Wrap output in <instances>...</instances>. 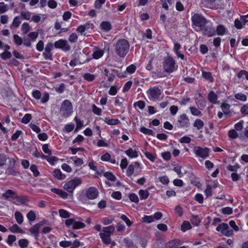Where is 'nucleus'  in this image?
<instances>
[{
	"instance_id": "6e6552de",
	"label": "nucleus",
	"mask_w": 248,
	"mask_h": 248,
	"mask_svg": "<svg viewBox=\"0 0 248 248\" xmlns=\"http://www.w3.org/2000/svg\"><path fill=\"white\" fill-rule=\"evenodd\" d=\"M216 230L220 232L222 234L227 236H230L233 234V230L230 229L227 223H223L219 224L217 227Z\"/></svg>"
},
{
	"instance_id": "473e14b6",
	"label": "nucleus",
	"mask_w": 248,
	"mask_h": 248,
	"mask_svg": "<svg viewBox=\"0 0 248 248\" xmlns=\"http://www.w3.org/2000/svg\"><path fill=\"white\" fill-rule=\"evenodd\" d=\"M30 222L34 221L36 219V215L33 210H30L26 216Z\"/></svg>"
},
{
	"instance_id": "1a4fd4ad",
	"label": "nucleus",
	"mask_w": 248,
	"mask_h": 248,
	"mask_svg": "<svg viewBox=\"0 0 248 248\" xmlns=\"http://www.w3.org/2000/svg\"><path fill=\"white\" fill-rule=\"evenodd\" d=\"M193 151L197 156L202 159H205L209 155L210 150L208 148H202L200 146H196L194 147Z\"/></svg>"
},
{
	"instance_id": "13d9d810",
	"label": "nucleus",
	"mask_w": 248,
	"mask_h": 248,
	"mask_svg": "<svg viewBox=\"0 0 248 248\" xmlns=\"http://www.w3.org/2000/svg\"><path fill=\"white\" fill-rule=\"evenodd\" d=\"M32 155L35 158H40L43 159V156H45V155L43 154L41 152L38 151L36 148L34 152L32 154Z\"/></svg>"
},
{
	"instance_id": "69168bd1",
	"label": "nucleus",
	"mask_w": 248,
	"mask_h": 248,
	"mask_svg": "<svg viewBox=\"0 0 248 248\" xmlns=\"http://www.w3.org/2000/svg\"><path fill=\"white\" fill-rule=\"evenodd\" d=\"M114 220L113 218L109 217H104L102 220V222L105 225L111 224Z\"/></svg>"
},
{
	"instance_id": "6e6d98bb",
	"label": "nucleus",
	"mask_w": 248,
	"mask_h": 248,
	"mask_svg": "<svg viewBox=\"0 0 248 248\" xmlns=\"http://www.w3.org/2000/svg\"><path fill=\"white\" fill-rule=\"evenodd\" d=\"M202 76L205 79L209 80L210 81L212 82L213 81V78L211 75V74L210 72H206L203 71L202 72Z\"/></svg>"
},
{
	"instance_id": "09e8293b",
	"label": "nucleus",
	"mask_w": 248,
	"mask_h": 248,
	"mask_svg": "<svg viewBox=\"0 0 248 248\" xmlns=\"http://www.w3.org/2000/svg\"><path fill=\"white\" fill-rule=\"evenodd\" d=\"M71 159L74 162L76 165L78 166H80L83 163L82 159L77 156L72 157Z\"/></svg>"
},
{
	"instance_id": "3c124183",
	"label": "nucleus",
	"mask_w": 248,
	"mask_h": 248,
	"mask_svg": "<svg viewBox=\"0 0 248 248\" xmlns=\"http://www.w3.org/2000/svg\"><path fill=\"white\" fill-rule=\"evenodd\" d=\"M235 97L238 99L242 101H245L247 100V96L246 94L242 93H237L235 94Z\"/></svg>"
},
{
	"instance_id": "e2e57ef3",
	"label": "nucleus",
	"mask_w": 248,
	"mask_h": 248,
	"mask_svg": "<svg viewBox=\"0 0 248 248\" xmlns=\"http://www.w3.org/2000/svg\"><path fill=\"white\" fill-rule=\"evenodd\" d=\"M49 144H45L42 146V150L43 152L46 154H51V151L49 149Z\"/></svg>"
},
{
	"instance_id": "aec40b11",
	"label": "nucleus",
	"mask_w": 248,
	"mask_h": 248,
	"mask_svg": "<svg viewBox=\"0 0 248 248\" xmlns=\"http://www.w3.org/2000/svg\"><path fill=\"white\" fill-rule=\"evenodd\" d=\"M217 99V95L213 91H211L208 95V100L213 104H216Z\"/></svg>"
},
{
	"instance_id": "cd10ccee",
	"label": "nucleus",
	"mask_w": 248,
	"mask_h": 248,
	"mask_svg": "<svg viewBox=\"0 0 248 248\" xmlns=\"http://www.w3.org/2000/svg\"><path fill=\"white\" fill-rule=\"evenodd\" d=\"M226 31V28L222 25H218L216 29L217 33L219 35H223Z\"/></svg>"
},
{
	"instance_id": "49530a36",
	"label": "nucleus",
	"mask_w": 248,
	"mask_h": 248,
	"mask_svg": "<svg viewBox=\"0 0 248 248\" xmlns=\"http://www.w3.org/2000/svg\"><path fill=\"white\" fill-rule=\"evenodd\" d=\"M221 108L224 114H227L229 113L230 105L227 103H223L221 106Z\"/></svg>"
},
{
	"instance_id": "c03bdc74",
	"label": "nucleus",
	"mask_w": 248,
	"mask_h": 248,
	"mask_svg": "<svg viewBox=\"0 0 248 248\" xmlns=\"http://www.w3.org/2000/svg\"><path fill=\"white\" fill-rule=\"evenodd\" d=\"M139 194L141 199H146L149 195V192L147 190H140L139 191Z\"/></svg>"
},
{
	"instance_id": "6ab92c4d",
	"label": "nucleus",
	"mask_w": 248,
	"mask_h": 248,
	"mask_svg": "<svg viewBox=\"0 0 248 248\" xmlns=\"http://www.w3.org/2000/svg\"><path fill=\"white\" fill-rule=\"evenodd\" d=\"M39 229L40 228L36 224H35L32 227H31L30 229V232L36 239H37L39 236Z\"/></svg>"
},
{
	"instance_id": "338daca9",
	"label": "nucleus",
	"mask_w": 248,
	"mask_h": 248,
	"mask_svg": "<svg viewBox=\"0 0 248 248\" xmlns=\"http://www.w3.org/2000/svg\"><path fill=\"white\" fill-rule=\"evenodd\" d=\"M229 137L232 139H236L238 137V134L234 129L230 130L228 132Z\"/></svg>"
},
{
	"instance_id": "e433bc0d",
	"label": "nucleus",
	"mask_w": 248,
	"mask_h": 248,
	"mask_svg": "<svg viewBox=\"0 0 248 248\" xmlns=\"http://www.w3.org/2000/svg\"><path fill=\"white\" fill-rule=\"evenodd\" d=\"M104 122L109 125H115L120 123V121L118 119H109L108 118L105 119Z\"/></svg>"
},
{
	"instance_id": "5fc2aeb1",
	"label": "nucleus",
	"mask_w": 248,
	"mask_h": 248,
	"mask_svg": "<svg viewBox=\"0 0 248 248\" xmlns=\"http://www.w3.org/2000/svg\"><path fill=\"white\" fill-rule=\"evenodd\" d=\"M104 176L106 177L108 180H110L111 181H115L116 179L115 176L112 174L111 173L108 171L105 172L104 174Z\"/></svg>"
},
{
	"instance_id": "0eeeda50",
	"label": "nucleus",
	"mask_w": 248,
	"mask_h": 248,
	"mask_svg": "<svg viewBox=\"0 0 248 248\" xmlns=\"http://www.w3.org/2000/svg\"><path fill=\"white\" fill-rule=\"evenodd\" d=\"M81 184V180L78 178H75L67 182L63 188L67 191L73 193L74 189Z\"/></svg>"
},
{
	"instance_id": "4c0bfd02",
	"label": "nucleus",
	"mask_w": 248,
	"mask_h": 248,
	"mask_svg": "<svg viewBox=\"0 0 248 248\" xmlns=\"http://www.w3.org/2000/svg\"><path fill=\"white\" fill-rule=\"evenodd\" d=\"M190 221L192 224L195 226H198L201 223V220L198 216L192 215Z\"/></svg>"
},
{
	"instance_id": "a211bd4d",
	"label": "nucleus",
	"mask_w": 248,
	"mask_h": 248,
	"mask_svg": "<svg viewBox=\"0 0 248 248\" xmlns=\"http://www.w3.org/2000/svg\"><path fill=\"white\" fill-rule=\"evenodd\" d=\"M216 0H202V4L206 8H212L215 6Z\"/></svg>"
},
{
	"instance_id": "58836bf2",
	"label": "nucleus",
	"mask_w": 248,
	"mask_h": 248,
	"mask_svg": "<svg viewBox=\"0 0 248 248\" xmlns=\"http://www.w3.org/2000/svg\"><path fill=\"white\" fill-rule=\"evenodd\" d=\"M13 40L15 44L17 46H20L23 43L22 38L17 34L13 35Z\"/></svg>"
},
{
	"instance_id": "a18cd8bd",
	"label": "nucleus",
	"mask_w": 248,
	"mask_h": 248,
	"mask_svg": "<svg viewBox=\"0 0 248 248\" xmlns=\"http://www.w3.org/2000/svg\"><path fill=\"white\" fill-rule=\"evenodd\" d=\"M83 78L85 80L90 82L93 81L95 78L94 75L90 73L84 74L83 76Z\"/></svg>"
},
{
	"instance_id": "f257e3e1",
	"label": "nucleus",
	"mask_w": 248,
	"mask_h": 248,
	"mask_svg": "<svg viewBox=\"0 0 248 248\" xmlns=\"http://www.w3.org/2000/svg\"><path fill=\"white\" fill-rule=\"evenodd\" d=\"M63 218H66L65 224L67 227H71L73 229H80L84 228L85 224L79 221H76L74 219V215L63 209Z\"/></svg>"
},
{
	"instance_id": "a19ab883",
	"label": "nucleus",
	"mask_w": 248,
	"mask_h": 248,
	"mask_svg": "<svg viewBox=\"0 0 248 248\" xmlns=\"http://www.w3.org/2000/svg\"><path fill=\"white\" fill-rule=\"evenodd\" d=\"M154 221V217L153 216H144L142 218V221L146 223H150Z\"/></svg>"
},
{
	"instance_id": "5701e85b",
	"label": "nucleus",
	"mask_w": 248,
	"mask_h": 248,
	"mask_svg": "<svg viewBox=\"0 0 248 248\" xmlns=\"http://www.w3.org/2000/svg\"><path fill=\"white\" fill-rule=\"evenodd\" d=\"M159 248H184V247H178L174 241H171L166 243L164 246L160 247Z\"/></svg>"
},
{
	"instance_id": "423d86ee",
	"label": "nucleus",
	"mask_w": 248,
	"mask_h": 248,
	"mask_svg": "<svg viewBox=\"0 0 248 248\" xmlns=\"http://www.w3.org/2000/svg\"><path fill=\"white\" fill-rule=\"evenodd\" d=\"M150 100H159L161 94V91L157 86L150 88L146 92Z\"/></svg>"
},
{
	"instance_id": "9d476101",
	"label": "nucleus",
	"mask_w": 248,
	"mask_h": 248,
	"mask_svg": "<svg viewBox=\"0 0 248 248\" xmlns=\"http://www.w3.org/2000/svg\"><path fill=\"white\" fill-rule=\"evenodd\" d=\"M53 48V45L51 43H48L45 47V51L43 54V56L45 60H52V54L51 50Z\"/></svg>"
},
{
	"instance_id": "b1692460",
	"label": "nucleus",
	"mask_w": 248,
	"mask_h": 248,
	"mask_svg": "<svg viewBox=\"0 0 248 248\" xmlns=\"http://www.w3.org/2000/svg\"><path fill=\"white\" fill-rule=\"evenodd\" d=\"M16 220L18 224H21L23 222V216L19 211H16L15 213Z\"/></svg>"
},
{
	"instance_id": "c756f323",
	"label": "nucleus",
	"mask_w": 248,
	"mask_h": 248,
	"mask_svg": "<svg viewBox=\"0 0 248 248\" xmlns=\"http://www.w3.org/2000/svg\"><path fill=\"white\" fill-rule=\"evenodd\" d=\"M100 26L102 30L107 31H110L111 27L110 24L108 21L102 22L100 24Z\"/></svg>"
},
{
	"instance_id": "f704fd0d",
	"label": "nucleus",
	"mask_w": 248,
	"mask_h": 248,
	"mask_svg": "<svg viewBox=\"0 0 248 248\" xmlns=\"http://www.w3.org/2000/svg\"><path fill=\"white\" fill-rule=\"evenodd\" d=\"M30 170L32 171L34 177H38L40 175V172L38 171L36 165L33 164L30 166Z\"/></svg>"
},
{
	"instance_id": "7ed1b4c3",
	"label": "nucleus",
	"mask_w": 248,
	"mask_h": 248,
	"mask_svg": "<svg viewBox=\"0 0 248 248\" xmlns=\"http://www.w3.org/2000/svg\"><path fill=\"white\" fill-rule=\"evenodd\" d=\"M114 231L115 227L113 225L103 227L99 235L104 244L108 245L110 243L111 239L110 237L113 233Z\"/></svg>"
},
{
	"instance_id": "79ce46f5",
	"label": "nucleus",
	"mask_w": 248,
	"mask_h": 248,
	"mask_svg": "<svg viewBox=\"0 0 248 248\" xmlns=\"http://www.w3.org/2000/svg\"><path fill=\"white\" fill-rule=\"evenodd\" d=\"M181 230L183 232H185L191 229V225L187 221H185L181 225Z\"/></svg>"
},
{
	"instance_id": "dca6fc26",
	"label": "nucleus",
	"mask_w": 248,
	"mask_h": 248,
	"mask_svg": "<svg viewBox=\"0 0 248 248\" xmlns=\"http://www.w3.org/2000/svg\"><path fill=\"white\" fill-rule=\"evenodd\" d=\"M201 31L202 32V33L204 35H206L208 37L213 36L216 33V31L214 29L212 28L209 26L206 25V24L201 28Z\"/></svg>"
},
{
	"instance_id": "f3484780",
	"label": "nucleus",
	"mask_w": 248,
	"mask_h": 248,
	"mask_svg": "<svg viewBox=\"0 0 248 248\" xmlns=\"http://www.w3.org/2000/svg\"><path fill=\"white\" fill-rule=\"evenodd\" d=\"M9 231L12 233H24L25 232L22 230L16 224L13 225L9 228Z\"/></svg>"
},
{
	"instance_id": "0e129e2a",
	"label": "nucleus",
	"mask_w": 248,
	"mask_h": 248,
	"mask_svg": "<svg viewBox=\"0 0 248 248\" xmlns=\"http://www.w3.org/2000/svg\"><path fill=\"white\" fill-rule=\"evenodd\" d=\"M7 157L4 154H0V167L4 166L6 162Z\"/></svg>"
},
{
	"instance_id": "f8f14e48",
	"label": "nucleus",
	"mask_w": 248,
	"mask_h": 248,
	"mask_svg": "<svg viewBox=\"0 0 248 248\" xmlns=\"http://www.w3.org/2000/svg\"><path fill=\"white\" fill-rule=\"evenodd\" d=\"M177 124L180 127H187L189 126V120L186 114H183L179 116Z\"/></svg>"
},
{
	"instance_id": "a878e982",
	"label": "nucleus",
	"mask_w": 248,
	"mask_h": 248,
	"mask_svg": "<svg viewBox=\"0 0 248 248\" xmlns=\"http://www.w3.org/2000/svg\"><path fill=\"white\" fill-rule=\"evenodd\" d=\"M124 243L125 244L127 248H138V247L134 244L133 242L128 238H124Z\"/></svg>"
},
{
	"instance_id": "4d7b16f0",
	"label": "nucleus",
	"mask_w": 248,
	"mask_h": 248,
	"mask_svg": "<svg viewBox=\"0 0 248 248\" xmlns=\"http://www.w3.org/2000/svg\"><path fill=\"white\" fill-rule=\"evenodd\" d=\"M32 96L35 99L38 100L41 98V93L38 90H34L32 92Z\"/></svg>"
},
{
	"instance_id": "4be33fe9",
	"label": "nucleus",
	"mask_w": 248,
	"mask_h": 248,
	"mask_svg": "<svg viewBox=\"0 0 248 248\" xmlns=\"http://www.w3.org/2000/svg\"><path fill=\"white\" fill-rule=\"evenodd\" d=\"M43 159H46L51 165H54L57 160L55 156H48L46 155L43 156Z\"/></svg>"
},
{
	"instance_id": "de8ad7c7",
	"label": "nucleus",
	"mask_w": 248,
	"mask_h": 248,
	"mask_svg": "<svg viewBox=\"0 0 248 248\" xmlns=\"http://www.w3.org/2000/svg\"><path fill=\"white\" fill-rule=\"evenodd\" d=\"M140 131L145 134L149 135H153L154 134V132L152 130L146 128L143 126L140 128Z\"/></svg>"
},
{
	"instance_id": "72a5a7b5",
	"label": "nucleus",
	"mask_w": 248,
	"mask_h": 248,
	"mask_svg": "<svg viewBox=\"0 0 248 248\" xmlns=\"http://www.w3.org/2000/svg\"><path fill=\"white\" fill-rule=\"evenodd\" d=\"M104 54V51L100 49H97L93 54V57L95 59H98Z\"/></svg>"
},
{
	"instance_id": "bf43d9fd",
	"label": "nucleus",
	"mask_w": 248,
	"mask_h": 248,
	"mask_svg": "<svg viewBox=\"0 0 248 248\" xmlns=\"http://www.w3.org/2000/svg\"><path fill=\"white\" fill-rule=\"evenodd\" d=\"M30 127L33 131L36 133H39L41 132V129L40 127L34 124L31 123Z\"/></svg>"
},
{
	"instance_id": "2f4dec72",
	"label": "nucleus",
	"mask_w": 248,
	"mask_h": 248,
	"mask_svg": "<svg viewBox=\"0 0 248 248\" xmlns=\"http://www.w3.org/2000/svg\"><path fill=\"white\" fill-rule=\"evenodd\" d=\"M16 236L13 234H9L6 240V243L10 246L13 245V243L16 241Z\"/></svg>"
},
{
	"instance_id": "f03ea898",
	"label": "nucleus",
	"mask_w": 248,
	"mask_h": 248,
	"mask_svg": "<svg viewBox=\"0 0 248 248\" xmlns=\"http://www.w3.org/2000/svg\"><path fill=\"white\" fill-rule=\"evenodd\" d=\"M114 46L116 54L120 57H124L129 52L130 45L126 39H119Z\"/></svg>"
},
{
	"instance_id": "052dcab7",
	"label": "nucleus",
	"mask_w": 248,
	"mask_h": 248,
	"mask_svg": "<svg viewBox=\"0 0 248 248\" xmlns=\"http://www.w3.org/2000/svg\"><path fill=\"white\" fill-rule=\"evenodd\" d=\"M8 8L7 5L3 2H0V14H3L8 10Z\"/></svg>"
},
{
	"instance_id": "9b49d317",
	"label": "nucleus",
	"mask_w": 248,
	"mask_h": 248,
	"mask_svg": "<svg viewBox=\"0 0 248 248\" xmlns=\"http://www.w3.org/2000/svg\"><path fill=\"white\" fill-rule=\"evenodd\" d=\"M73 112V107L71 103L68 100L63 102V115L69 116Z\"/></svg>"
},
{
	"instance_id": "c85d7f7f",
	"label": "nucleus",
	"mask_w": 248,
	"mask_h": 248,
	"mask_svg": "<svg viewBox=\"0 0 248 248\" xmlns=\"http://www.w3.org/2000/svg\"><path fill=\"white\" fill-rule=\"evenodd\" d=\"M12 54L9 51H4L0 54V57L3 60H6L12 57Z\"/></svg>"
},
{
	"instance_id": "603ef678",
	"label": "nucleus",
	"mask_w": 248,
	"mask_h": 248,
	"mask_svg": "<svg viewBox=\"0 0 248 248\" xmlns=\"http://www.w3.org/2000/svg\"><path fill=\"white\" fill-rule=\"evenodd\" d=\"M53 175L59 180L62 179V172L59 169H55L53 171Z\"/></svg>"
},
{
	"instance_id": "4468645a",
	"label": "nucleus",
	"mask_w": 248,
	"mask_h": 248,
	"mask_svg": "<svg viewBox=\"0 0 248 248\" xmlns=\"http://www.w3.org/2000/svg\"><path fill=\"white\" fill-rule=\"evenodd\" d=\"M16 193L11 189L6 190V191L2 194V197L6 200H8L12 202L14 201Z\"/></svg>"
},
{
	"instance_id": "2eb2a0df",
	"label": "nucleus",
	"mask_w": 248,
	"mask_h": 248,
	"mask_svg": "<svg viewBox=\"0 0 248 248\" xmlns=\"http://www.w3.org/2000/svg\"><path fill=\"white\" fill-rule=\"evenodd\" d=\"M98 194L97 189L94 187H91L87 189L86 195L87 197L90 200H93L97 198Z\"/></svg>"
},
{
	"instance_id": "774afa93",
	"label": "nucleus",
	"mask_w": 248,
	"mask_h": 248,
	"mask_svg": "<svg viewBox=\"0 0 248 248\" xmlns=\"http://www.w3.org/2000/svg\"><path fill=\"white\" fill-rule=\"evenodd\" d=\"M22 131L21 130H16V132L13 134L11 137V140L13 141L16 140L19 137V136L21 134Z\"/></svg>"
},
{
	"instance_id": "ddd939ff",
	"label": "nucleus",
	"mask_w": 248,
	"mask_h": 248,
	"mask_svg": "<svg viewBox=\"0 0 248 248\" xmlns=\"http://www.w3.org/2000/svg\"><path fill=\"white\" fill-rule=\"evenodd\" d=\"M29 202V199L27 196L25 195L18 196L17 194L15 201H12V203L16 205H26Z\"/></svg>"
},
{
	"instance_id": "bb28decb",
	"label": "nucleus",
	"mask_w": 248,
	"mask_h": 248,
	"mask_svg": "<svg viewBox=\"0 0 248 248\" xmlns=\"http://www.w3.org/2000/svg\"><path fill=\"white\" fill-rule=\"evenodd\" d=\"M203 125L204 123L203 121L200 119H197L193 123V126L196 127L198 130L202 129Z\"/></svg>"
},
{
	"instance_id": "ea45409f",
	"label": "nucleus",
	"mask_w": 248,
	"mask_h": 248,
	"mask_svg": "<svg viewBox=\"0 0 248 248\" xmlns=\"http://www.w3.org/2000/svg\"><path fill=\"white\" fill-rule=\"evenodd\" d=\"M18 243L21 248H25L28 246L29 241L26 239H20L18 240Z\"/></svg>"
},
{
	"instance_id": "20e7f679",
	"label": "nucleus",
	"mask_w": 248,
	"mask_h": 248,
	"mask_svg": "<svg viewBox=\"0 0 248 248\" xmlns=\"http://www.w3.org/2000/svg\"><path fill=\"white\" fill-rule=\"evenodd\" d=\"M163 65L164 71L169 73L176 71L178 68L175 60L170 56H168L164 58Z\"/></svg>"
},
{
	"instance_id": "c9c22d12",
	"label": "nucleus",
	"mask_w": 248,
	"mask_h": 248,
	"mask_svg": "<svg viewBox=\"0 0 248 248\" xmlns=\"http://www.w3.org/2000/svg\"><path fill=\"white\" fill-rule=\"evenodd\" d=\"M32 118L31 115L30 113H26L21 119V122L24 124H28Z\"/></svg>"
},
{
	"instance_id": "7c9ffc66",
	"label": "nucleus",
	"mask_w": 248,
	"mask_h": 248,
	"mask_svg": "<svg viewBox=\"0 0 248 248\" xmlns=\"http://www.w3.org/2000/svg\"><path fill=\"white\" fill-rule=\"evenodd\" d=\"M189 109L191 113L194 115L196 116H202V112L200 111L197 108L194 107H191L189 108Z\"/></svg>"
},
{
	"instance_id": "39448f33",
	"label": "nucleus",
	"mask_w": 248,
	"mask_h": 248,
	"mask_svg": "<svg viewBox=\"0 0 248 248\" xmlns=\"http://www.w3.org/2000/svg\"><path fill=\"white\" fill-rule=\"evenodd\" d=\"M193 28L197 31H200L201 28L207 23V20L199 14H194L192 17Z\"/></svg>"
},
{
	"instance_id": "680f3d73",
	"label": "nucleus",
	"mask_w": 248,
	"mask_h": 248,
	"mask_svg": "<svg viewBox=\"0 0 248 248\" xmlns=\"http://www.w3.org/2000/svg\"><path fill=\"white\" fill-rule=\"evenodd\" d=\"M37 137L40 140L43 141H46L48 139V135L46 133H39Z\"/></svg>"
},
{
	"instance_id": "37998d69",
	"label": "nucleus",
	"mask_w": 248,
	"mask_h": 248,
	"mask_svg": "<svg viewBox=\"0 0 248 248\" xmlns=\"http://www.w3.org/2000/svg\"><path fill=\"white\" fill-rule=\"evenodd\" d=\"M21 30L24 34H27L30 30V27L29 23L27 22H24L22 25Z\"/></svg>"
},
{
	"instance_id": "393cba45",
	"label": "nucleus",
	"mask_w": 248,
	"mask_h": 248,
	"mask_svg": "<svg viewBox=\"0 0 248 248\" xmlns=\"http://www.w3.org/2000/svg\"><path fill=\"white\" fill-rule=\"evenodd\" d=\"M21 23V18L20 16H16L14 17V20L12 22V26L14 27L15 28H18L20 23Z\"/></svg>"
},
{
	"instance_id": "864d4df0",
	"label": "nucleus",
	"mask_w": 248,
	"mask_h": 248,
	"mask_svg": "<svg viewBox=\"0 0 248 248\" xmlns=\"http://www.w3.org/2000/svg\"><path fill=\"white\" fill-rule=\"evenodd\" d=\"M92 111L94 114L99 116L101 115L102 110L100 108H98L94 104L92 105Z\"/></svg>"
},
{
	"instance_id": "412c9836",
	"label": "nucleus",
	"mask_w": 248,
	"mask_h": 248,
	"mask_svg": "<svg viewBox=\"0 0 248 248\" xmlns=\"http://www.w3.org/2000/svg\"><path fill=\"white\" fill-rule=\"evenodd\" d=\"M125 153L127 155L131 158H136L138 156V152L135 150H133L132 148H129L125 151Z\"/></svg>"
},
{
	"instance_id": "8fccbe9b",
	"label": "nucleus",
	"mask_w": 248,
	"mask_h": 248,
	"mask_svg": "<svg viewBox=\"0 0 248 248\" xmlns=\"http://www.w3.org/2000/svg\"><path fill=\"white\" fill-rule=\"evenodd\" d=\"M134 165H133V164H131L129 165L127 168V170H126V175L128 177H130L132 176V175L134 172Z\"/></svg>"
}]
</instances>
